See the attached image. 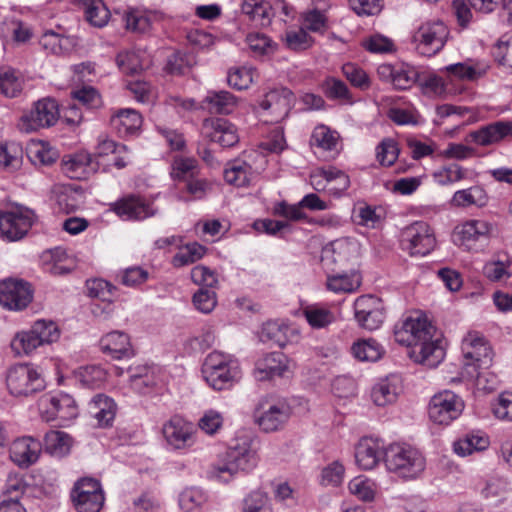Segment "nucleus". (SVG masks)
Returning a JSON list of instances; mask_svg holds the SVG:
<instances>
[{
  "label": "nucleus",
  "instance_id": "obj_28",
  "mask_svg": "<svg viewBox=\"0 0 512 512\" xmlns=\"http://www.w3.org/2000/svg\"><path fill=\"white\" fill-rule=\"evenodd\" d=\"M103 353L113 359H124L134 356V349L127 333L112 331L105 334L100 340Z\"/></svg>",
  "mask_w": 512,
  "mask_h": 512
},
{
  "label": "nucleus",
  "instance_id": "obj_30",
  "mask_svg": "<svg viewBox=\"0 0 512 512\" xmlns=\"http://www.w3.org/2000/svg\"><path fill=\"white\" fill-rule=\"evenodd\" d=\"M287 357L282 352L266 354L256 362L254 376L259 381L282 377L288 370Z\"/></svg>",
  "mask_w": 512,
  "mask_h": 512
},
{
  "label": "nucleus",
  "instance_id": "obj_2",
  "mask_svg": "<svg viewBox=\"0 0 512 512\" xmlns=\"http://www.w3.org/2000/svg\"><path fill=\"white\" fill-rule=\"evenodd\" d=\"M257 450L251 437H237L227 448L222 462L212 465L211 477L224 483L229 482L238 472H250L258 464Z\"/></svg>",
  "mask_w": 512,
  "mask_h": 512
},
{
  "label": "nucleus",
  "instance_id": "obj_8",
  "mask_svg": "<svg viewBox=\"0 0 512 512\" xmlns=\"http://www.w3.org/2000/svg\"><path fill=\"white\" fill-rule=\"evenodd\" d=\"M492 229V224L486 220L469 219L454 228L452 239L464 251L479 252L488 244Z\"/></svg>",
  "mask_w": 512,
  "mask_h": 512
},
{
  "label": "nucleus",
  "instance_id": "obj_16",
  "mask_svg": "<svg viewBox=\"0 0 512 512\" xmlns=\"http://www.w3.org/2000/svg\"><path fill=\"white\" fill-rule=\"evenodd\" d=\"M34 213L28 209H0V237L7 241L22 239L34 223Z\"/></svg>",
  "mask_w": 512,
  "mask_h": 512
},
{
  "label": "nucleus",
  "instance_id": "obj_20",
  "mask_svg": "<svg viewBox=\"0 0 512 512\" xmlns=\"http://www.w3.org/2000/svg\"><path fill=\"white\" fill-rule=\"evenodd\" d=\"M294 94L288 88L269 91L260 101L259 106L269 116L267 122L278 123L285 119L294 103Z\"/></svg>",
  "mask_w": 512,
  "mask_h": 512
},
{
  "label": "nucleus",
  "instance_id": "obj_38",
  "mask_svg": "<svg viewBox=\"0 0 512 512\" xmlns=\"http://www.w3.org/2000/svg\"><path fill=\"white\" fill-rule=\"evenodd\" d=\"M83 10L85 20L92 26L102 28L110 18V11L103 0H76Z\"/></svg>",
  "mask_w": 512,
  "mask_h": 512
},
{
  "label": "nucleus",
  "instance_id": "obj_6",
  "mask_svg": "<svg viewBox=\"0 0 512 512\" xmlns=\"http://www.w3.org/2000/svg\"><path fill=\"white\" fill-rule=\"evenodd\" d=\"M437 246L435 231L425 221H414L401 229L399 248L410 257L429 255Z\"/></svg>",
  "mask_w": 512,
  "mask_h": 512
},
{
  "label": "nucleus",
  "instance_id": "obj_18",
  "mask_svg": "<svg viewBox=\"0 0 512 512\" xmlns=\"http://www.w3.org/2000/svg\"><path fill=\"white\" fill-rule=\"evenodd\" d=\"M33 299L31 285L18 279L0 282V305L14 311L25 309Z\"/></svg>",
  "mask_w": 512,
  "mask_h": 512
},
{
  "label": "nucleus",
  "instance_id": "obj_37",
  "mask_svg": "<svg viewBox=\"0 0 512 512\" xmlns=\"http://www.w3.org/2000/svg\"><path fill=\"white\" fill-rule=\"evenodd\" d=\"M489 438L482 431H471L460 437L453 444L454 452L459 456H468L476 451H483L489 446Z\"/></svg>",
  "mask_w": 512,
  "mask_h": 512
},
{
  "label": "nucleus",
  "instance_id": "obj_46",
  "mask_svg": "<svg viewBox=\"0 0 512 512\" xmlns=\"http://www.w3.org/2000/svg\"><path fill=\"white\" fill-rule=\"evenodd\" d=\"M511 264L512 260L507 253H497L491 261L484 265L483 274L491 281H499L505 277L509 278L511 276L509 272Z\"/></svg>",
  "mask_w": 512,
  "mask_h": 512
},
{
  "label": "nucleus",
  "instance_id": "obj_39",
  "mask_svg": "<svg viewBox=\"0 0 512 512\" xmlns=\"http://www.w3.org/2000/svg\"><path fill=\"white\" fill-rule=\"evenodd\" d=\"M39 44L48 53L62 55L73 49L75 41L72 37L47 30L41 35Z\"/></svg>",
  "mask_w": 512,
  "mask_h": 512
},
{
  "label": "nucleus",
  "instance_id": "obj_49",
  "mask_svg": "<svg viewBox=\"0 0 512 512\" xmlns=\"http://www.w3.org/2000/svg\"><path fill=\"white\" fill-rule=\"evenodd\" d=\"M157 18L156 12L131 10L125 16V26L130 31L145 33L150 30Z\"/></svg>",
  "mask_w": 512,
  "mask_h": 512
},
{
  "label": "nucleus",
  "instance_id": "obj_12",
  "mask_svg": "<svg viewBox=\"0 0 512 512\" xmlns=\"http://www.w3.org/2000/svg\"><path fill=\"white\" fill-rule=\"evenodd\" d=\"M464 402L457 394L444 390L435 394L428 406L430 420L439 425H449L463 412Z\"/></svg>",
  "mask_w": 512,
  "mask_h": 512
},
{
  "label": "nucleus",
  "instance_id": "obj_23",
  "mask_svg": "<svg viewBox=\"0 0 512 512\" xmlns=\"http://www.w3.org/2000/svg\"><path fill=\"white\" fill-rule=\"evenodd\" d=\"M112 211L123 220H144L154 215L152 205L142 196L129 194L112 205Z\"/></svg>",
  "mask_w": 512,
  "mask_h": 512
},
{
  "label": "nucleus",
  "instance_id": "obj_27",
  "mask_svg": "<svg viewBox=\"0 0 512 512\" xmlns=\"http://www.w3.org/2000/svg\"><path fill=\"white\" fill-rule=\"evenodd\" d=\"M163 436L173 449H184L193 444V427L183 418L175 416L163 425Z\"/></svg>",
  "mask_w": 512,
  "mask_h": 512
},
{
  "label": "nucleus",
  "instance_id": "obj_42",
  "mask_svg": "<svg viewBox=\"0 0 512 512\" xmlns=\"http://www.w3.org/2000/svg\"><path fill=\"white\" fill-rule=\"evenodd\" d=\"M199 163L193 157L175 156L170 175L173 180L185 183L199 175Z\"/></svg>",
  "mask_w": 512,
  "mask_h": 512
},
{
  "label": "nucleus",
  "instance_id": "obj_36",
  "mask_svg": "<svg viewBox=\"0 0 512 512\" xmlns=\"http://www.w3.org/2000/svg\"><path fill=\"white\" fill-rule=\"evenodd\" d=\"M241 10L250 21L260 26L270 25L275 16V8L265 0H244Z\"/></svg>",
  "mask_w": 512,
  "mask_h": 512
},
{
  "label": "nucleus",
  "instance_id": "obj_24",
  "mask_svg": "<svg viewBox=\"0 0 512 512\" xmlns=\"http://www.w3.org/2000/svg\"><path fill=\"white\" fill-rule=\"evenodd\" d=\"M202 130L207 138L224 148L232 147L239 141L237 127L224 118L205 119Z\"/></svg>",
  "mask_w": 512,
  "mask_h": 512
},
{
  "label": "nucleus",
  "instance_id": "obj_11",
  "mask_svg": "<svg viewBox=\"0 0 512 512\" xmlns=\"http://www.w3.org/2000/svg\"><path fill=\"white\" fill-rule=\"evenodd\" d=\"M70 497L77 512H100L105 501L100 481L91 477L77 480Z\"/></svg>",
  "mask_w": 512,
  "mask_h": 512
},
{
  "label": "nucleus",
  "instance_id": "obj_7",
  "mask_svg": "<svg viewBox=\"0 0 512 512\" xmlns=\"http://www.w3.org/2000/svg\"><path fill=\"white\" fill-rule=\"evenodd\" d=\"M461 350L464 366L471 377H476L480 385L483 375L478 369L488 368L492 363L493 352L486 339L477 332H469L462 340Z\"/></svg>",
  "mask_w": 512,
  "mask_h": 512
},
{
  "label": "nucleus",
  "instance_id": "obj_57",
  "mask_svg": "<svg viewBox=\"0 0 512 512\" xmlns=\"http://www.w3.org/2000/svg\"><path fill=\"white\" fill-rule=\"evenodd\" d=\"M349 490L351 494L356 496L359 500L370 502L373 501L376 495V483L364 476H358L349 482Z\"/></svg>",
  "mask_w": 512,
  "mask_h": 512
},
{
  "label": "nucleus",
  "instance_id": "obj_59",
  "mask_svg": "<svg viewBox=\"0 0 512 512\" xmlns=\"http://www.w3.org/2000/svg\"><path fill=\"white\" fill-rule=\"evenodd\" d=\"M31 327L33 328L41 345L56 342L60 337L59 327L51 320H37Z\"/></svg>",
  "mask_w": 512,
  "mask_h": 512
},
{
  "label": "nucleus",
  "instance_id": "obj_14",
  "mask_svg": "<svg viewBox=\"0 0 512 512\" xmlns=\"http://www.w3.org/2000/svg\"><path fill=\"white\" fill-rule=\"evenodd\" d=\"M379 79L396 90H408L420 81V70L407 62L383 63L377 68Z\"/></svg>",
  "mask_w": 512,
  "mask_h": 512
},
{
  "label": "nucleus",
  "instance_id": "obj_43",
  "mask_svg": "<svg viewBox=\"0 0 512 512\" xmlns=\"http://www.w3.org/2000/svg\"><path fill=\"white\" fill-rule=\"evenodd\" d=\"M488 69L489 66L481 62H476L474 64L459 62L445 67V70L450 76L464 81H476L483 77L487 73Z\"/></svg>",
  "mask_w": 512,
  "mask_h": 512
},
{
  "label": "nucleus",
  "instance_id": "obj_58",
  "mask_svg": "<svg viewBox=\"0 0 512 512\" xmlns=\"http://www.w3.org/2000/svg\"><path fill=\"white\" fill-rule=\"evenodd\" d=\"M342 73L350 84L360 90H368L371 80L367 72L354 63H346L342 66Z\"/></svg>",
  "mask_w": 512,
  "mask_h": 512
},
{
  "label": "nucleus",
  "instance_id": "obj_56",
  "mask_svg": "<svg viewBox=\"0 0 512 512\" xmlns=\"http://www.w3.org/2000/svg\"><path fill=\"white\" fill-rule=\"evenodd\" d=\"M116 64L126 75H136L143 69L140 53L136 50H124L117 54Z\"/></svg>",
  "mask_w": 512,
  "mask_h": 512
},
{
  "label": "nucleus",
  "instance_id": "obj_25",
  "mask_svg": "<svg viewBox=\"0 0 512 512\" xmlns=\"http://www.w3.org/2000/svg\"><path fill=\"white\" fill-rule=\"evenodd\" d=\"M42 452V443L31 436L14 440L10 446V459L21 468H28L36 463Z\"/></svg>",
  "mask_w": 512,
  "mask_h": 512
},
{
  "label": "nucleus",
  "instance_id": "obj_51",
  "mask_svg": "<svg viewBox=\"0 0 512 512\" xmlns=\"http://www.w3.org/2000/svg\"><path fill=\"white\" fill-rule=\"evenodd\" d=\"M10 346L16 355L21 356L30 355L42 345L38 340L33 328L31 327L29 330L16 333L11 341Z\"/></svg>",
  "mask_w": 512,
  "mask_h": 512
},
{
  "label": "nucleus",
  "instance_id": "obj_61",
  "mask_svg": "<svg viewBox=\"0 0 512 512\" xmlns=\"http://www.w3.org/2000/svg\"><path fill=\"white\" fill-rule=\"evenodd\" d=\"M272 214L277 217L284 218L288 221L307 220L308 216L303 212L300 202L289 204L286 201H279L273 205Z\"/></svg>",
  "mask_w": 512,
  "mask_h": 512
},
{
  "label": "nucleus",
  "instance_id": "obj_31",
  "mask_svg": "<svg viewBox=\"0 0 512 512\" xmlns=\"http://www.w3.org/2000/svg\"><path fill=\"white\" fill-rule=\"evenodd\" d=\"M362 284L361 273L354 268L348 271L341 270L327 274L326 277V288L327 290L339 294V293H353L357 291Z\"/></svg>",
  "mask_w": 512,
  "mask_h": 512
},
{
  "label": "nucleus",
  "instance_id": "obj_33",
  "mask_svg": "<svg viewBox=\"0 0 512 512\" xmlns=\"http://www.w3.org/2000/svg\"><path fill=\"white\" fill-rule=\"evenodd\" d=\"M237 105L236 97L228 91H209L201 106L211 114H230Z\"/></svg>",
  "mask_w": 512,
  "mask_h": 512
},
{
  "label": "nucleus",
  "instance_id": "obj_55",
  "mask_svg": "<svg viewBox=\"0 0 512 512\" xmlns=\"http://www.w3.org/2000/svg\"><path fill=\"white\" fill-rule=\"evenodd\" d=\"M76 267L73 257L63 250H56L52 255V261L46 263L45 269L54 276H63L71 273Z\"/></svg>",
  "mask_w": 512,
  "mask_h": 512
},
{
  "label": "nucleus",
  "instance_id": "obj_45",
  "mask_svg": "<svg viewBox=\"0 0 512 512\" xmlns=\"http://www.w3.org/2000/svg\"><path fill=\"white\" fill-rule=\"evenodd\" d=\"M74 378L82 387L100 388L107 380V372L99 365H88L78 368L74 372Z\"/></svg>",
  "mask_w": 512,
  "mask_h": 512
},
{
  "label": "nucleus",
  "instance_id": "obj_47",
  "mask_svg": "<svg viewBox=\"0 0 512 512\" xmlns=\"http://www.w3.org/2000/svg\"><path fill=\"white\" fill-rule=\"evenodd\" d=\"M252 167L243 160H234L228 164L224 171L227 183L237 187H245L250 183Z\"/></svg>",
  "mask_w": 512,
  "mask_h": 512
},
{
  "label": "nucleus",
  "instance_id": "obj_41",
  "mask_svg": "<svg viewBox=\"0 0 512 512\" xmlns=\"http://www.w3.org/2000/svg\"><path fill=\"white\" fill-rule=\"evenodd\" d=\"M351 352L361 362H376L384 356L385 349L377 340L368 338L354 342Z\"/></svg>",
  "mask_w": 512,
  "mask_h": 512
},
{
  "label": "nucleus",
  "instance_id": "obj_32",
  "mask_svg": "<svg viewBox=\"0 0 512 512\" xmlns=\"http://www.w3.org/2000/svg\"><path fill=\"white\" fill-rule=\"evenodd\" d=\"M143 123L141 114L132 108L118 110L111 117V125L120 137L138 133Z\"/></svg>",
  "mask_w": 512,
  "mask_h": 512
},
{
  "label": "nucleus",
  "instance_id": "obj_13",
  "mask_svg": "<svg viewBox=\"0 0 512 512\" xmlns=\"http://www.w3.org/2000/svg\"><path fill=\"white\" fill-rule=\"evenodd\" d=\"M354 318L358 326L368 331L379 329L385 319L382 300L371 294L357 297L353 304Z\"/></svg>",
  "mask_w": 512,
  "mask_h": 512
},
{
  "label": "nucleus",
  "instance_id": "obj_35",
  "mask_svg": "<svg viewBox=\"0 0 512 512\" xmlns=\"http://www.w3.org/2000/svg\"><path fill=\"white\" fill-rule=\"evenodd\" d=\"M89 412L97 420L98 426L109 427L116 415V403L106 395L97 394L89 404Z\"/></svg>",
  "mask_w": 512,
  "mask_h": 512
},
{
  "label": "nucleus",
  "instance_id": "obj_21",
  "mask_svg": "<svg viewBox=\"0 0 512 512\" xmlns=\"http://www.w3.org/2000/svg\"><path fill=\"white\" fill-rule=\"evenodd\" d=\"M310 146L314 154L324 160L335 159L340 153V135L330 127L317 125L310 137Z\"/></svg>",
  "mask_w": 512,
  "mask_h": 512
},
{
  "label": "nucleus",
  "instance_id": "obj_26",
  "mask_svg": "<svg viewBox=\"0 0 512 512\" xmlns=\"http://www.w3.org/2000/svg\"><path fill=\"white\" fill-rule=\"evenodd\" d=\"M384 452V443L380 439L363 437L355 446L356 464L362 470H372L384 461Z\"/></svg>",
  "mask_w": 512,
  "mask_h": 512
},
{
  "label": "nucleus",
  "instance_id": "obj_5",
  "mask_svg": "<svg viewBox=\"0 0 512 512\" xmlns=\"http://www.w3.org/2000/svg\"><path fill=\"white\" fill-rule=\"evenodd\" d=\"M6 386L14 397H30L46 388V381L37 366L18 363L6 371Z\"/></svg>",
  "mask_w": 512,
  "mask_h": 512
},
{
  "label": "nucleus",
  "instance_id": "obj_22",
  "mask_svg": "<svg viewBox=\"0 0 512 512\" xmlns=\"http://www.w3.org/2000/svg\"><path fill=\"white\" fill-rule=\"evenodd\" d=\"M359 257V244L350 238L336 239L330 244L329 249L324 250L322 261L324 266L329 263L337 265L340 269L354 264Z\"/></svg>",
  "mask_w": 512,
  "mask_h": 512
},
{
  "label": "nucleus",
  "instance_id": "obj_29",
  "mask_svg": "<svg viewBox=\"0 0 512 512\" xmlns=\"http://www.w3.org/2000/svg\"><path fill=\"white\" fill-rule=\"evenodd\" d=\"M402 390L401 377L397 374H390L373 386L371 398L375 405L384 407L396 402Z\"/></svg>",
  "mask_w": 512,
  "mask_h": 512
},
{
  "label": "nucleus",
  "instance_id": "obj_62",
  "mask_svg": "<svg viewBox=\"0 0 512 512\" xmlns=\"http://www.w3.org/2000/svg\"><path fill=\"white\" fill-rule=\"evenodd\" d=\"M90 159L88 155L79 154L63 160L62 169L71 179H80L87 172Z\"/></svg>",
  "mask_w": 512,
  "mask_h": 512
},
{
  "label": "nucleus",
  "instance_id": "obj_34",
  "mask_svg": "<svg viewBox=\"0 0 512 512\" xmlns=\"http://www.w3.org/2000/svg\"><path fill=\"white\" fill-rule=\"evenodd\" d=\"M488 201L489 196L486 190L479 185H475L466 189L457 190L453 194L450 204L455 208H468L471 206L482 208L488 204Z\"/></svg>",
  "mask_w": 512,
  "mask_h": 512
},
{
  "label": "nucleus",
  "instance_id": "obj_53",
  "mask_svg": "<svg viewBox=\"0 0 512 512\" xmlns=\"http://www.w3.org/2000/svg\"><path fill=\"white\" fill-rule=\"evenodd\" d=\"M468 170L457 163H450L437 169L433 173L435 182L439 185H450L467 177Z\"/></svg>",
  "mask_w": 512,
  "mask_h": 512
},
{
  "label": "nucleus",
  "instance_id": "obj_40",
  "mask_svg": "<svg viewBox=\"0 0 512 512\" xmlns=\"http://www.w3.org/2000/svg\"><path fill=\"white\" fill-rule=\"evenodd\" d=\"M73 444L72 437L64 432L59 430H50L44 436V446L45 451L57 457H63L70 452V449Z\"/></svg>",
  "mask_w": 512,
  "mask_h": 512
},
{
  "label": "nucleus",
  "instance_id": "obj_10",
  "mask_svg": "<svg viewBox=\"0 0 512 512\" xmlns=\"http://www.w3.org/2000/svg\"><path fill=\"white\" fill-rule=\"evenodd\" d=\"M291 415V408L286 400L274 397L262 398L255 407L254 420L259 428L266 432H275L284 427Z\"/></svg>",
  "mask_w": 512,
  "mask_h": 512
},
{
  "label": "nucleus",
  "instance_id": "obj_19",
  "mask_svg": "<svg viewBox=\"0 0 512 512\" xmlns=\"http://www.w3.org/2000/svg\"><path fill=\"white\" fill-rule=\"evenodd\" d=\"M512 140V121L498 120L469 132L466 142L488 147Z\"/></svg>",
  "mask_w": 512,
  "mask_h": 512
},
{
  "label": "nucleus",
  "instance_id": "obj_3",
  "mask_svg": "<svg viewBox=\"0 0 512 512\" xmlns=\"http://www.w3.org/2000/svg\"><path fill=\"white\" fill-rule=\"evenodd\" d=\"M384 464L388 472L405 480L418 478L425 470L426 459L416 447L392 443L385 448Z\"/></svg>",
  "mask_w": 512,
  "mask_h": 512
},
{
  "label": "nucleus",
  "instance_id": "obj_17",
  "mask_svg": "<svg viewBox=\"0 0 512 512\" xmlns=\"http://www.w3.org/2000/svg\"><path fill=\"white\" fill-rule=\"evenodd\" d=\"M59 118V107L56 100L45 98L35 103L27 114L21 117L20 128L25 132L53 126Z\"/></svg>",
  "mask_w": 512,
  "mask_h": 512
},
{
  "label": "nucleus",
  "instance_id": "obj_54",
  "mask_svg": "<svg viewBox=\"0 0 512 512\" xmlns=\"http://www.w3.org/2000/svg\"><path fill=\"white\" fill-rule=\"evenodd\" d=\"M303 314L308 324L314 329L325 328L335 321V315L331 310L317 305L306 307Z\"/></svg>",
  "mask_w": 512,
  "mask_h": 512
},
{
  "label": "nucleus",
  "instance_id": "obj_1",
  "mask_svg": "<svg viewBox=\"0 0 512 512\" xmlns=\"http://www.w3.org/2000/svg\"><path fill=\"white\" fill-rule=\"evenodd\" d=\"M436 328L425 315L406 317L394 329L396 342L410 347V358L427 367H436L445 356L442 340L435 336Z\"/></svg>",
  "mask_w": 512,
  "mask_h": 512
},
{
  "label": "nucleus",
  "instance_id": "obj_50",
  "mask_svg": "<svg viewBox=\"0 0 512 512\" xmlns=\"http://www.w3.org/2000/svg\"><path fill=\"white\" fill-rule=\"evenodd\" d=\"M258 76L256 68L251 65H243L229 70L227 82L236 90L248 89Z\"/></svg>",
  "mask_w": 512,
  "mask_h": 512
},
{
  "label": "nucleus",
  "instance_id": "obj_52",
  "mask_svg": "<svg viewBox=\"0 0 512 512\" xmlns=\"http://www.w3.org/2000/svg\"><path fill=\"white\" fill-rule=\"evenodd\" d=\"M87 288L90 297L103 302L112 303L118 298V288L101 278L87 281Z\"/></svg>",
  "mask_w": 512,
  "mask_h": 512
},
{
  "label": "nucleus",
  "instance_id": "obj_64",
  "mask_svg": "<svg viewBox=\"0 0 512 512\" xmlns=\"http://www.w3.org/2000/svg\"><path fill=\"white\" fill-rule=\"evenodd\" d=\"M362 46L365 50L374 54L392 53L396 50L393 41L381 34H374L364 39Z\"/></svg>",
  "mask_w": 512,
  "mask_h": 512
},
{
  "label": "nucleus",
  "instance_id": "obj_9",
  "mask_svg": "<svg viewBox=\"0 0 512 512\" xmlns=\"http://www.w3.org/2000/svg\"><path fill=\"white\" fill-rule=\"evenodd\" d=\"M448 36L449 29L443 21H427L413 33L412 43L419 55L432 57L444 48Z\"/></svg>",
  "mask_w": 512,
  "mask_h": 512
},
{
  "label": "nucleus",
  "instance_id": "obj_4",
  "mask_svg": "<svg viewBox=\"0 0 512 512\" xmlns=\"http://www.w3.org/2000/svg\"><path fill=\"white\" fill-rule=\"evenodd\" d=\"M201 372L206 383L216 391L230 389L241 378L239 361L233 355L217 350L206 356Z\"/></svg>",
  "mask_w": 512,
  "mask_h": 512
},
{
  "label": "nucleus",
  "instance_id": "obj_15",
  "mask_svg": "<svg viewBox=\"0 0 512 512\" xmlns=\"http://www.w3.org/2000/svg\"><path fill=\"white\" fill-rule=\"evenodd\" d=\"M42 419L46 422L59 420L62 423L70 422L78 415L75 400L68 394L45 395L39 402Z\"/></svg>",
  "mask_w": 512,
  "mask_h": 512
},
{
  "label": "nucleus",
  "instance_id": "obj_48",
  "mask_svg": "<svg viewBox=\"0 0 512 512\" xmlns=\"http://www.w3.org/2000/svg\"><path fill=\"white\" fill-rule=\"evenodd\" d=\"M207 248L198 242L188 243L179 247V251L173 256L171 263L175 268L193 264L202 259Z\"/></svg>",
  "mask_w": 512,
  "mask_h": 512
},
{
  "label": "nucleus",
  "instance_id": "obj_60",
  "mask_svg": "<svg viewBox=\"0 0 512 512\" xmlns=\"http://www.w3.org/2000/svg\"><path fill=\"white\" fill-rule=\"evenodd\" d=\"M321 89L330 100H350L351 94L347 85L340 79L327 77L321 84Z\"/></svg>",
  "mask_w": 512,
  "mask_h": 512
},
{
  "label": "nucleus",
  "instance_id": "obj_44",
  "mask_svg": "<svg viewBox=\"0 0 512 512\" xmlns=\"http://www.w3.org/2000/svg\"><path fill=\"white\" fill-rule=\"evenodd\" d=\"M24 80L19 71L10 68H0V94L7 98L19 96L23 90Z\"/></svg>",
  "mask_w": 512,
  "mask_h": 512
},
{
  "label": "nucleus",
  "instance_id": "obj_63",
  "mask_svg": "<svg viewBox=\"0 0 512 512\" xmlns=\"http://www.w3.org/2000/svg\"><path fill=\"white\" fill-rule=\"evenodd\" d=\"M206 500L202 490L192 487L183 490L179 495V507L184 512H193Z\"/></svg>",
  "mask_w": 512,
  "mask_h": 512
}]
</instances>
